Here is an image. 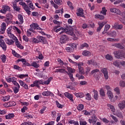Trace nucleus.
Masks as SVG:
<instances>
[{"label":"nucleus","instance_id":"obj_1","mask_svg":"<svg viewBox=\"0 0 125 125\" xmlns=\"http://www.w3.org/2000/svg\"><path fill=\"white\" fill-rule=\"evenodd\" d=\"M113 53L117 59H122L123 57L125 58V54L122 51H115Z\"/></svg>","mask_w":125,"mask_h":125},{"label":"nucleus","instance_id":"obj_2","mask_svg":"<svg viewBox=\"0 0 125 125\" xmlns=\"http://www.w3.org/2000/svg\"><path fill=\"white\" fill-rule=\"evenodd\" d=\"M20 4L23 6L24 10H25L26 12L28 15H30L31 14L30 9V8H29V6H28V5H27V4L25 3V2H20Z\"/></svg>","mask_w":125,"mask_h":125},{"label":"nucleus","instance_id":"obj_3","mask_svg":"<svg viewBox=\"0 0 125 125\" xmlns=\"http://www.w3.org/2000/svg\"><path fill=\"white\" fill-rule=\"evenodd\" d=\"M12 18H13V15L11 14V13H9L6 15V19H5V22L7 24H9L11 23V20H12Z\"/></svg>","mask_w":125,"mask_h":125},{"label":"nucleus","instance_id":"obj_4","mask_svg":"<svg viewBox=\"0 0 125 125\" xmlns=\"http://www.w3.org/2000/svg\"><path fill=\"white\" fill-rule=\"evenodd\" d=\"M68 40H69V39L68 38V36L67 35H62L60 39V42H61V43H66Z\"/></svg>","mask_w":125,"mask_h":125},{"label":"nucleus","instance_id":"obj_5","mask_svg":"<svg viewBox=\"0 0 125 125\" xmlns=\"http://www.w3.org/2000/svg\"><path fill=\"white\" fill-rule=\"evenodd\" d=\"M98 72H99V69H94L91 72V74L94 75V77L96 78L97 81L99 80V75H98L97 74H96V73H98Z\"/></svg>","mask_w":125,"mask_h":125},{"label":"nucleus","instance_id":"obj_6","mask_svg":"<svg viewBox=\"0 0 125 125\" xmlns=\"http://www.w3.org/2000/svg\"><path fill=\"white\" fill-rule=\"evenodd\" d=\"M101 72L104 74L105 80H108L109 79V76L108 75V70L106 68H103L101 69Z\"/></svg>","mask_w":125,"mask_h":125},{"label":"nucleus","instance_id":"obj_7","mask_svg":"<svg viewBox=\"0 0 125 125\" xmlns=\"http://www.w3.org/2000/svg\"><path fill=\"white\" fill-rule=\"evenodd\" d=\"M0 46L2 48L4 51H6L7 47L6 46V44H5V42H4L3 40H0Z\"/></svg>","mask_w":125,"mask_h":125},{"label":"nucleus","instance_id":"obj_8","mask_svg":"<svg viewBox=\"0 0 125 125\" xmlns=\"http://www.w3.org/2000/svg\"><path fill=\"white\" fill-rule=\"evenodd\" d=\"M37 39L38 40L39 42H42V43H46V42H47V41H46V39H45V38L42 36H37Z\"/></svg>","mask_w":125,"mask_h":125},{"label":"nucleus","instance_id":"obj_9","mask_svg":"<svg viewBox=\"0 0 125 125\" xmlns=\"http://www.w3.org/2000/svg\"><path fill=\"white\" fill-rule=\"evenodd\" d=\"M118 107L120 110H124L125 108V101L123 100L120 102L118 104Z\"/></svg>","mask_w":125,"mask_h":125},{"label":"nucleus","instance_id":"obj_10","mask_svg":"<svg viewBox=\"0 0 125 125\" xmlns=\"http://www.w3.org/2000/svg\"><path fill=\"white\" fill-rule=\"evenodd\" d=\"M77 16H80V17L84 18V15L83 14V10L82 8H80L78 9V13H76Z\"/></svg>","mask_w":125,"mask_h":125},{"label":"nucleus","instance_id":"obj_11","mask_svg":"<svg viewBox=\"0 0 125 125\" xmlns=\"http://www.w3.org/2000/svg\"><path fill=\"white\" fill-rule=\"evenodd\" d=\"M30 27H32L34 30H42L39 24L36 23H33L30 25Z\"/></svg>","mask_w":125,"mask_h":125},{"label":"nucleus","instance_id":"obj_12","mask_svg":"<svg viewBox=\"0 0 125 125\" xmlns=\"http://www.w3.org/2000/svg\"><path fill=\"white\" fill-rule=\"evenodd\" d=\"M107 94L109 99L111 100V102H115L116 101L115 100H113L114 96L113 95V93L111 91H107Z\"/></svg>","mask_w":125,"mask_h":125},{"label":"nucleus","instance_id":"obj_13","mask_svg":"<svg viewBox=\"0 0 125 125\" xmlns=\"http://www.w3.org/2000/svg\"><path fill=\"white\" fill-rule=\"evenodd\" d=\"M110 11L112 13H116V14H118L119 15H121V14L122 12L119 9L117 8H111L110 9Z\"/></svg>","mask_w":125,"mask_h":125},{"label":"nucleus","instance_id":"obj_14","mask_svg":"<svg viewBox=\"0 0 125 125\" xmlns=\"http://www.w3.org/2000/svg\"><path fill=\"white\" fill-rule=\"evenodd\" d=\"M25 1L26 2H27V5H28L30 8H31L32 10H34L35 9V7L34 6V4H33V3L32 2V1H31L30 0H27Z\"/></svg>","mask_w":125,"mask_h":125},{"label":"nucleus","instance_id":"obj_15","mask_svg":"<svg viewBox=\"0 0 125 125\" xmlns=\"http://www.w3.org/2000/svg\"><path fill=\"white\" fill-rule=\"evenodd\" d=\"M81 65H83V63H82L81 64L79 63L78 64V68L79 70V74L81 75H84V71H83V67H82Z\"/></svg>","mask_w":125,"mask_h":125},{"label":"nucleus","instance_id":"obj_16","mask_svg":"<svg viewBox=\"0 0 125 125\" xmlns=\"http://www.w3.org/2000/svg\"><path fill=\"white\" fill-rule=\"evenodd\" d=\"M16 105V103L14 101H10L7 104H4V105L7 106L8 107H12L13 106H15Z\"/></svg>","mask_w":125,"mask_h":125},{"label":"nucleus","instance_id":"obj_17","mask_svg":"<svg viewBox=\"0 0 125 125\" xmlns=\"http://www.w3.org/2000/svg\"><path fill=\"white\" fill-rule=\"evenodd\" d=\"M115 47H117V48H119V49H124L125 48V46L120 43H115L113 45Z\"/></svg>","mask_w":125,"mask_h":125},{"label":"nucleus","instance_id":"obj_18","mask_svg":"<svg viewBox=\"0 0 125 125\" xmlns=\"http://www.w3.org/2000/svg\"><path fill=\"white\" fill-rule=\"evenodd\" d=\"M6 29V24H5V23L4 22L2 23L1 25L0 33L1 34H4V31H5Z\"/></svg>","mask_w":125,"mask_h":125},{"label":"nucleus","instance_id":"obj_19","mask_svg":"<svg viewBox=\"0 0 125 125\" xmlns=\"http://www.w3.org/2000/svg\"><path fill=\"white\" fill-rule=\"evenodd\" d=\"M88 65H93V66H97V62L94 60H89L87 61Z\"/></svg>","mask_w":125,"mask_h":125},{"label":"nucleus","instance_id":"obj_20","mask_svg":"<svg viewBox=\"0 0 125 125\" xmlns=\"http://www.w3.org/2000/svg\"><path fill=\"white\" fill-rule=\"evenodd\" d=\"M107 36H110L112 38H115L117 36V32H116L115 31L108 32L107 33Z\"/></svg>","mask_w":125,"mask_h":125},{"label":"nucleus","instance_id":"obj_21","mask_svg":"<svg viewBox=\"0 0 125 125\" xmlns=\"http://www.w3.org/2000/svg\"><path fill=\"white\" fill-rule=\"evenodd\" d=\"M10 9V7H9V6H4L3 7V10H1L0 12H1V13H5V12H6V11H9V10Z\"/></svg>","mask_w":125,"mask_h":125},{"label":"nucleus","instance_id":"obj_22","mask_svg":"<svg viewBox=\"0 0 125 125\" xmlns=\"http://www.w3.org/2000/svg\"><path fill=\"white\" fill-rule=\"evenodd\" d=\"M64 95L65 97H67L68 98V99L70 100L71 101H74V100H73V95L71 94H70L68 92H65L64 93Z\"/></svg>","mask_w":125,"mask_h":125},{"label":"nucleus","instance_id":"obj_23","mask_svg":"<svg viewBox=\"0 0 125 125\" xmlns=\"http://www.w3.org/2000/svg\"><path fill=\"white\" fill-rule=\"evenodd\" d=\"M4 41L7 44L11 45L14 43V41L12 40H9L8 38H5Z\"/></svg>","mask_w":125,"mask_h":125},{"label":"nucleus","instance_id":"obj_24","mask_svg":"<svg viewBox=\"0 0 125 125\" xmlns=\"http://www.w3.org/2000/svg\"><path fill=\"white\" fill-rule=\"evenodd\" d=\"M18 19L20 21V25H22L24 23V20L23 19V16L21 14H19L18 15Z\"/></svg>","mask_w":125,"mask_h":125},{"label":"nucleus","instance_id":"obj_25","mask_svg":"<svg viewBox=\"0 0 125 125\" xmlns=\"http://www.w3.org/2000/svg\"><path fill=\"white\" fill-rule=\"evenodd\" d=\"M95 18L96 19H99L100 20H104L105 17L102 15L96 14Z\"/></svg>","mask_w":125,"mask_h":125},{"label":"nucleus","instance_id":"obj_26","mask_svg":"<svg viewBox=\"0 0 125 125\" xmlns=\"http://www.w3.org/2000/svg\"><path fill=\"white\" fill-rule=\"evenodd\" d=\"M42 94L43 96H50V95H53V93L48 91L43 92Z\"/></svg>","mask_w":125,"mask_h":125},{"label":"nucleus","instance_id":"obj_27","mask_svg":"<svg viewBox=\"0 0 125 125\" xmlns=\"http://www.w3.org/2000/svg\"><path fill=\"white\" fill-rule=\"evenodd\" d=\"M13 7L16 11H17L18 12H19L20 11V7L19 6H17V4L16 3H13Z\"/></svg>","mask_w":125,"mask_h":125},{"label":"nucleus","instance_id":"obj_28","mask_svg":"<svg viewBox=\"0 0 125 125\" xmlns=\"http://www.w3.org/2000/svg\"><path fill=\"white\" fill-rule=\"evenodd\" d=\"M93 92H94V99H95V100H98V97H99L98 92L96 90L94 89L93 90Z\"/></svg>","mask_w":125,"mask_h":125},{"label":"nucleus","instance_id":"obj_29","mask_svg":"<svg viewBox=\"0 0 125 125\" xmlns=\"http://www.w3.org/2000/svg\"><path fill=\"white\" fill-rule=\"evenodd\" d=\"M74 95L76 97H79V98H83V97H84V95L83 93H75Z\"/></svg>","mask_w":125,"mask_h":125},{"label":"nucleus","instance_id":"obj_30","mask_svg":"<svg viewBox=\"0 0 125 125\" xmlns=\"http://www.w3.org/2000/svg\"><path fill=\"white\" fill-rule=\"evenodd\" d=\"M65 27H66L65 28H64L63 27V29H61L62 30V31L60 33V35H61V34H62V33H66V34H67V31H68V30L70 29V26H68V25H66Z\"/></svg>","mask_w":125,"mask_h":125},{"label":"nucleus","instance_id":"obj_31","mask_svg":"<svg viewBox=\"0 0 125 125\" xmlns=\"http://www.w3.org/2000/svg\"><path fill=\"white\" fill-rule=\"evenodd\" d=\"M116 116L118 118H120L121 119H123L124 118V115H123V113H122V112L120 111L116 112Z\"/></svg>","mask_w":125,"mask_h":125},{"label":"nucleus","instance_id":"obj_32","mask_svg":"<svg viewBox=\"0 0 125 125\" xmlns=\"http://www.w3.org/2000/svg\"><path fill=\"white\" fill-rule=\"evenodd\" d=\"M107 106L110 108L111 110V112H113V113H115V112H116V109H115V106H114V105L111 104H107Z\"/></svg>","mask_w":125,"mask_h":125},{"label":"nucleus","instance_id":"obj_33","mask_svg":"<svg viewBox=\"0 0 125 125\" xmlns=\"http://www.w3.org/2000/svg\"><path fill=\"white\" fill-rule=\"evenodd\" d=\"M15 42H16V45H17L18 48H20V49H24V47L21 44L20 42H19V41Z\"/></svg>","mask_w":125,"mask_h":125},{"label":"nucleus","instance_id":"obj_34","mask_svg":"<svg viewBox=\"0 0 125 125\" xmlns=\"http://www.w3.org/2000/svg\"><path fill=\"white\" fill-rule=\"evenodd\" d=\"M67 45H69V47L72 48L73 50H74L75 48H77V44L75 43L67 44Z\"/></svg>","mask_w":125,"mask_h":125},{"label":"nucleus","instance_id":"obj_35","mask_svg":"<svg viewBox=\"0 0 125 125\" xmlns=\"http://www.w3.org/2000/svg\"><path fill=\"white\" fill-rule=\"evenodd\" d=\"M83 55V56H89V55H91V53L89 51H84L82 53Z\"/></svg>","mask_w":125,"mask_h":125},{"label":"nucleus","instance_id":"obj_36","mask_svg":"<svg viewBox=\"0 0 125 125\" xmlns=\"http://www.w3.org/2000/svg\"><path fill=\"white\" fill-rule=\"evenodd\" d=\"M14 114L13 113L9 114L8 115L5 116L6 120H10V119H12V118H14Z\"/></svg>","mask_w":125,"mask_h":125},{"label":"nucleus","instance_id":"obj_37","mask_svg":"<svg viewBox=\"0 0 125 125\" xmlns=\"http://www.w3.org/2000/svg\"><path fill=\"white\" fill-rule=\"evenodd\" d=\"M51 80H52V77H49L47 81L43 82V84H49Z\"/></svg>","mask_w":125,"mask_h":125},{"label":"nucleus","instance_id":"obj_38","mask_svg":"<svg viewBox=\"0 0 125 125\" xmlns=\"http://www.w3.org/2000/svg\"><path fill=\"white\" fill-rule=\"evenodd\" d=\"M66 34L67 35H70V36H72V37H76V35L74 34V32L69 29L67 30Z\"/></svg>","mask_w":125,"mask_h":125},{"label":"nucleus","instance_id":"obj_39","mask_svg":"<svg viewBox=\"0 0 125 125\" xmlns=\"http://www.w3.org/2000/svg\"><path fill=\"white\" fill-rule=\"evenodd\" d=\"M0 59L1 60L3 63H5V62L6 61V56L3 54L0 57Z\"/></svg>","mask_w":125,"mask_h":125},{"label":"nucleus","instance_id":"obj_40","mask_svg":"<svg viewBox=\"0 0 125 125\" xmlns=\"http://www.w3.org/2000/svg\"><path fill=\"white\" fill-rule=\"evenodd\" d=\"M105 59H106V60H109V61H112L113 57L109 54H107L105 56Z\"/></svg>","mask_w":125,"mask_h":125},{"label":"nucleus","instance_id":"obj_41","mask_svg":"<svg viewBox=\"0 0 125 125\" xmlns=\"http://www.w3.org/2000/svg\"><path fill=\"white\" fill-rule=\"evenodd\" d=\"M110 117L112 118V120H114V122L116 123H119V120L118 119V118L115 117V116L113 115H111Z\"/></svg>","mask_w":125,"mask_h":125},{"label":"nucleus","instance_id":"obj_42","mask_svg":"<svg viewBox=\"0 0 125 125\" xmlns=\"http://www.w3.org/2000/svg\"><path fill=\"white\" fill-rule=\"evenodd\" d=\"M106 12H107V10H106V8H105V7H103L102 10V11H101V13L104 14V15H106V14H107Z\"/></svg>","mask_w":125,"mask_h":125},{"label":"nucleus","instance_id":"obj_43","mask_svg":"<svg viewBox=\"0 0 125 125\" xmlns=\"http://www.w3.org/2000/svg\"><path fill=\"white\" fill-rule=\"evenodd\" d=\"M65 73H66V74H67L71 80V81H74V77H73V74L71 73H68V72L65 71Z\"/></svg>","mask_w":125,"mask_h":125},{"label":"nucleus","instance_id":"obj_44","mask_svg":"<svg viewBox=\"0 0 125 125\" xmlns=\"http://www.w3.org/2000/svg\"><path fill=\"white\" fill-rule=\"evenodd\" d=\"M56 103L58 108H59L60 109H62V108H63V105L60 104L59 102H58V101H56Z\"/></svg>","mask_w":125,"mask_h":125},{"label":"nucleus","instance_id":"obj_45","mask_svg":"<svg viewBox=\"0 0 125 125\" xmlns=\"http://www.w3.org/2000/svg\"><path fill=\"white\" fill-rule=\"evenodd\" d=\"M9 37V38H11V39H12L13 41H15V42H18L19 41L17 38L15 37L13 34H12V36H10Z\"/></svg>","mask_w":125,"mask_h":125},{"label":"nucleus","instance_id":"obj_46","mask_svg":"<svg viewBox=\"0 0 125 125\" xmlns=\"http://www.w3.org/2000/svg\"><path fill=\"white\" fill-rule=\"evenodd\" d=\"M58 72H59L60 73H63V72H67L66 71H65V70L63 68L62 69H57L56 70L55 72L56 73H58Z\"/></svg>","mask_w":125,"mask_h":125},{"label":"nucleus","instance_id":"obj_47","mask_svg":"<svg viewBox=\"0 0 125 125\" xmlns=\"http://www.w3.org/2000/svg\"><path fill=\"white\" fill-rule=\"evenodd\" d=\"M88 46L89 45L87 43H84L80 46V48H81V49H83V48H84V47H88Z\"/></svg>","mask_w":125,"mask_h":125},{"label":"nucleus","instance_id":"obj_48","mask_svg":"<svg viewBox=\"0 0 125 125\" xmlns=\"http://www.w3.org/2000/svg\"><path fill=\"white\" fill-rule=\"evenodd\" d=\"M67 71L68 73H70V74H72V73H75V69L71 67H67Z\"/></svg>","mask_w":125,"mask_h":125},{"label":"nucleus","instance_id":"obj_49","mask_svg":"<svg viewBox=\"0 0 125 125\" xmlns=\"http://www.w3.org/2000/svg\"><path fill=\"white\" fill-rule=\"evenodd\" d=\"M76 77H77V78H78L79 80H83V79H84V76H83V75L81 76L79 74H77L76 75Z\"/></svg>","mask_w":125,"mask_h":125},{"label":"nucleus","instance_id":"obj_50","mask_svg":"<svg viewBox=\"0 0 125 125\" xmlns=\"http://www.w3.org/2000/svg\"><path fill=\"white\" fill-rule=\"evenodd\" d=\"M100 94L101 96H105V92H104V90L103 88H101L100 90Z\"/></svg>","mask_w":125,"mask_h":125},{"label":"nucleus","instance_id":"obj_51","mask_svg":"<svg viewBox=\"0 0 125 125\" xmlns=\"http://www.w3.org/2000/svg\"><path fill=\"white\" fill-rule=\"evenodd\" d=\"M14 69L15 70H18V71H22V69L17 65H14Z\"/></svg>","mask_w":125,"mask_h":125},{"label":"nucleus","instance_id":"obj_52","mask_svg":"<svg viewBox=\"0 0 125 125\" xmlns=\"http://www.w3.org/2000/svg\"><path fill=\"white\" fill-rule=\"evenodd\" d=\"M12 53L15 57H18V58H19L20 57V55L19 54H18L15 51L13 50L12 51Z\"/></svg>","mask_w":125,"mask_h":125},{"label":"nucleus","instance_id":"obj_53","mask_svg":"<svg viewBox=\"0 0 125 125\" xmlns=\"http://www.w3.org/2000/svg\"><path fill=\"white\" fill-rule=\"evenodd\" d=\"M121 87H125V82L124 81H121L119 83Z\"/></svg>","mask_w":125,"mask_h":125},{"label":"nucleus","instance_id":"obj_54","mask_svg":"<svg viewBox=\"0 0 125 125\" xmlns=\"http://www.w3.org/2000/svg\"><path fill=\"white\" fill-rule=\"evenodd\" d=\"M77 109L78 110H79V111H82V110H83V104H79L78 106H77Z\"/></svg>","mask_w":125,"mask_h":125},{"label":"nucleus","instance_id":"obj_55","mask_svg":"<svg viewBox=\"0 0 125 125\" xmlns=\"http://www.w3.org/2000/svg\"><path fill=\"white\" fill-rule=\"evenodd\" d=\"M66 50L67 51V52H73L74 50H73V48L69 47V46L65 48Z\"/></svg>","mask_w":125,"mask_h":125},{"label":"nucleus","instance_id":"obj_56","mask_svg":"<svg viewBox=\"0 0 125 125\" xmlns=\"http://www.w3.org/2000/svg\"><path fill=\"white\" fill-rule=\"evenodd\" d=\"M84 114L85 115V116H90L92 115V111L88 112L86 110H85Z\"/></svg>","mask_w":125,"mask_h":125},{"label":"nucleus","instance_id":"obj_57","mask_svg":"<svg viewBox=\"0 0 125 125\" xmlns=\"http://www.w3.org/2000/svg\"><path fill=\"white\" fill-rule=\"evenodd\" d=\"M86 96V99L87 100H91V96H90V94L89 93H87L85 94Z\"/></svg>","mask_w":125,"mask_h":125},{"label":"nucleus","instance_id":"obj_58","mask_svg":"<svg viewBox=\"0 0 125 125\" xmlns=\"http://www.w3.org/2000/svg\"><path fill=\"white\" fill-rule=\"evenodd\" d=\"M92 120L93 121V123H96V121H97V118L95 116V115H92Z\"/></svg>","mask_w":125,"mask_h":125},{"label":"nucleus","instance_id":"obj_59","mask_svg":"<svg viewBox=\"0 0 125 125\" xmlns=\"http://www.w3.org/2000/svg\"><path fill=\"white\" fill-rule=\"evenodd\" d=\"M110 24H106L104 26V30L105 32H108L109 29H110Z\"/></svg>","mask_w":125,"mask_h":125},{"label":"nucleus","instance_id":"obj_60","mask_svg":"<svg viewBox=\"0 0 125 125\" xmlns=\"http://www.w3.org/2000/svg\"><path fill=\"white\" fill-rule=\"evenodd\" d=\"M54 2L56 3L57 4H59V5H61V4H62V0H54Z\"/></svg>","mask_w":125,"mask_h":125},{"label":"nucleus","instance_id":"obj_61","mask_svg":"<svg viewBox=\"0 0 125 125\" xmlns=\"http://www.w3.org/2000/svg\"><path fill=\"white\" fill-rule=\"evenodd\" d=\"M7 32L8 37H9L10 36H12V33H11V29L10 28L7 29Z\"/></svg>","mask_w":125,"mask_h":125},{"label":"nucleus","instance_id":"obj_62","mask_svg":"<svg viewBox=\"0 0 125 125\" xmlns=\"http://www.w3.org/2000/svg\"><path fill=\"white\" fill-rule=\"evenodd\" d=\"M32 66L33 67H35V68H39L40 66L39 65V64L37 63L36 62H34L32 63Z\"/></svg>","mask_w":125,"mask_h":125},{"label":"nucleus","instance_id":"obj_63","mask_svg":"<svg viewBox=\"0 0 125 125\" xmlns=\"http://www.w3.org/2000/svg\"><path fill=\"white\" fill-rule=\"evenodd\" d=\"M114 90L116 91V94L119 95L120 94V88L118 87H116L115 89Z\"/></svg>","mask_w":125,"mask_h":125},{"label":"nucleus","instance_id":"obj_64","mask_svg":"<svg viewBox=\"0 0 125 125\" xmlns=\"http://www.w3.org/2000/svg\"><path fill=\"white\" fill-rule=\"evenodd\" d=\"M19 88L18 87H15L14 88V92L16 94L19 91Z\"/></svg>","mask_w":125,"mask_h":125}]
</instances>
